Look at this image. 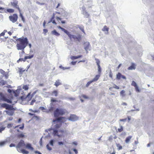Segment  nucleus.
Wrapping results in <instances>:
<instances>
[{
    "instance_id": "obj_12",
    "label": "nucleus",
    "mask_w": 154,
    "mask_h": 154,
    "mask_svg": "<svg viewBox=\"0 0 154 154\" xmlns=\"http://www.w3.org/2000/svg\"><path fill=\"white\" fill-rule=\"evenodd\" d=\"M95 60L96 61V63L98 66V71L99 73L101 72V68L100 66V62L98 59L95 58Z\"/></svg>"
},
{
    "instance_id": "obj_54",
    "label": "nucleus",
    "mask_w": 154,
    "mask_h": 154,
    "mask_svg": "<svg viewBox=\"0 0 154 154\" xmlns=\"http://www.w3.org/2000/svg\"><path fill=\"white\" fill-rule=\"evenodd\" d=\"M24 128V124H23L22 125V126L21 127H19V128L22 130H23V129Z\"/></svg>"
},
{
    "instance_id": "obj_62",
    "label": "nucleus",
    "mask_w": 154,
    "mask_h": 154,
    "mask_svg": "<svg viewBox=\"0 0 154 154\" xmlns=\"http://www.w3.org/2000/svg\"><path fill=\"white\" fill-rule=\"evenodd\" d=\"M82 97L84 98H85V99H87L88 98V97H87L86 95H82Z\"/></svg>"
},
{
    "instance_id": "obj_27",
    "label": "nucleus",
    "mask_w": 154,
    "mask_h": 154,
    "mask_svg": "<svg viewBox=\"0 0 154 154\" xmlns=\"http://www.w3.org/2000/svg\"><path fill=\"white\" fill-rule=\"evenodd\" d=\"M132 136H129L128 137H127L126 139V140H125V142L126 143H128L130 141V140L131 138H132Z\"/></svg>"
},
{
    "instance_id": "obj_37",
    "label": "nucleus",
    "mask_w": 154,
    "mask_h": 154,
    "mask_svg": "<svg viewBox=\"0 0 154 154\" xmlns=\"http://www.w3.org/2000/svg\"><path fill=\"white\" fill-rule=\"evenodd\" d=\"M52 94H54L55 96L57 97L58 95V92L57 90H54L52 92Z\"/></svg>"
},
{
    "instance_id": "obj_61",
    "label": "nucleus",
    "mask_w": 154,
    "mask_h": 154,
    "mask_svg": "<svg viewBox=\"0 0 154 154\" xmlns=\"http://www.w3.org/2000/svg\"><path fill=\"white\" fill-rule=\"evenodd\" d=\"M20 16L21 18H23V17H24L23 16L22 14L21 13V12H20Z\"/></svg>"
},
{
    "instance_id": "obj_49",
    "label": "nucleus",
    "mask_w": 154,
    "mask_h": 154,
    "mask_svg": "<svg viewBox=\"0 0 154 154\" xmlns=\"http://www.w3.org/2000/svg\"><path fill=\"white\" fill-rule=\"evenodd\" d=\"M35 101L36 100L35 99H33L31 102L30 104L31 105H33Z\"/></svg>"
},
{
    "instance_id": "obj_58",
    "label": "nucleus",
    "mask_w": 154,
    "mask_h": 154,
    "mask_svg": "<svg viewBox=\"0 0 154 154\" xmlns=\"http://www.w3.org/2000/svg\"><path fill=\"white\" fill-rule=\"evenodd\" d=\"M5 129V128L2 127L0 128V132H1L2 131H3Z\"/></svg>"
},
{
    "instance_id": "obj_28",
    "label": "nucleus",
    "mask_w": 154,
    "mask_h": 154,
    "mask_svg": "<svg viewBox=\"0 0 154 154\" xmlns=\"http://www.w3.org/2000/svg\"><path fill=\"white\" fill-rule=\"evenodd\" d=\"M100 76V75H96L95 77L92 80V81H93V82L96 81L99 79Z\"/></svg>"
},
{
    "instance_id": "obj_9",
    "label": "nucleus",
    "mask_w": 154,
    "mask_h": 154,
    "mask_svg": "<svg viewBox=\"0 0 154 154\" xmlns=\"http://www.w3.org/2000/svg\"><path fill=\"white\" fill-rule=\"evenodd\" d=\"M55 119H54L53 121V122H54L57 121H60L61 122H64L66 121V119L65 117H58Z\"/></svg>"
},
{
    "instance_id": "obj_40",
    "label": "nucleus",
    "mask_w": 154,
    "mask_h": 154,
    "mask_svg": "<svg viewBox=\"0 0 154 154\" xmlns=\"http://www.w3.org/2000/svg\"><path fill=\"white\" fill-rule=\"evenodd\" d=\"M125 91H124V90H122L120 92V95L122 97H124L125 96Z\"/></svg>"
},
{
    "instance_id": "obj_64",
    "label": "nucleus",
    "mask_w": 154,
    "mask_h": 154,
    "mask_svg": "<svg viewBox=\"0 0 154 154\" xmlns=\"http://www.w3.org/2000/svg\"><path fill=\"white\" fill-rule=\"evenodd\" d=\"M37 91H34L33 93L31 95L32 96H33L35 94V93H36Z\"/></svg>"
},
{
    "instance_id": "obj_15",
    "label": "nucleus",
    "mask_w": 154,
    "mask_h": 154,
    "mask_svg": "<svg viewBox=\"0 0 154 154\" xmlns=\"http://www.w3.org/2000/svg\"><path fill=\"white\" fill-rule=\"evenodd\" d=\"M85 45L84 48L86 51H87L89 49L90 45L88 42H86L84 43Z\"/></svg>"
},
{
    "instance_id": "obj_38",
    "label": "nucleus",
    "mask_w": 154,
    "mask_h": 154,
    "mask_svg": "<svg viewBox=\"0 0 154 154\" xmlns=\"http://www.w3.org/2000/svg\"><path fill=\"white\" fill-rule=\"evenodd\" d=\"M25 137V135L23 133L17 134V137L19 138H23Z\"/></svg>"
},
{
    "instance_id": "obj_31",
    "label": "nucleus",
    "mask_w": 154,
    "mask_h": 154,
    "mask_svg": "<svg viewBox=\"0 0 154 154\" xmlns=\"http://www.w3.org/2000/svg\"><path fill=\"white\" fill-rule=\"evenodd\" d=\"M62 125L61 123L60 124H56L54 126L55 128L56 129H57L60 127Z\"/></svg>"
},
{
    "instance_id": "obj_5",
    "label": "nucleus",
    "mask_w": 154,
    "mask_h": 154,
    "mask_svg": "<svg viewBox=\"0 0 154 154\" xmlns=\"http://www.w3.org/2000/svg\"><path fill=\"white\" fill-rule=\"evenodd\" d=\"M53 134L54 136H57L58 137H62L66 135L67 132L66 130H60L58 131L57 130L54 129L53 130Z\"/></svg>"
},
{
    "instance_id": "obj_17",
    "label": "nucleus",
    "mask_w": 154,
    "mask_h": 154,
    "mask_svg": "<svg viewBox=\"0 0 154 154\" xmlns=\"http://www.w3.org/2000/svg\"><path fill=\"white\" fill-rule=\"evenodd\" d=\"M136 65L134 63H132L131 66L128 67V70H132V69H135Z\"/></svg>"
},
{
    "instance_id": "obj_8",
    "label": "nucleus",
    "mask_w": 154,
    "mask_h": 154,
    "mask_svg": "<svg viewBox=\"0 0 154 154\" xmlns=\"http://www.w3.org/2000/svg\"><path fill=\"white\" fill-rule=\"evenodd\" d=\"M11 5L13 6L14 8L17 9L19 11V12L21 11L19 8V6L17 5L18 1L16 0H13L12 2L11 3Z\"/></svg>"
},
{
    "instance_id": "obj_35",
    "label": "nucleus",
    "mask_w": 154,
    "mask_h": 154,
    "mask_svg": "<svg viewBox=\"0 0 154 154\" xmlns=\"http://www.w3.org/2000/svg\"><path fill=\"white\" fill-rule=\"evenodd\" d=\"M29 85H24L22 87L23 89H24L25 90H27L29 89Z\"/></svg>"
},
{
    "instance_id": "obj_39",
    "label": "nucleus",
    "mask_w": 154,
    "mask_h": 154,
    "mask_svg": "<svg viewBox=\"0 0 154 154\" xmlns=\"http://www.w3.org/2000/svg\"><path fill=\"white\" fill-rule=\"evenodd\" d=\"M93 82V81H92V80L88 82V83H87V84H86V87H88L89 85H90V84L91 83H92Z\"/></svg>"
},
{
    "instance_id": "obj_30",
    "label": "nucleus",
    "mask_w": 154,
    "mask_h": 154,
    "mask_svg": "<svg viewBox=\"0 0 154 154\" xmlns=\"http://www.w3.org/2000/svg\"><path fill=\"white\" fill-rule=\"evenodd\" d=\"M109 28L107 27L106 26H105L102 30L103 31H107L108 32L109 31Z\"/></svg>"
},
{
    "instance_id": "obj_4",
    "label": "nucleus",
    "mask_w": 154,
    "mask_h": 154,
    "mask_svg": "<svg viewBox=\"0 0 154 154\" xmlns=\"http://www.w3.org/2000/svg\"><path fill=\"white\" fill-rule=\"evenodd\" d=\"M66 112V110L63 108H57L54 111V115L55 117H57L60 116H62L65 114Z\"/></svg>"
},
{
    "instance_id": "obj_7",
    "label": "nucleus",
    "mask_w": 154,
    "mask_h": 154,
    "mask_svg": "<svg viewBox=\"0 0 154 154\" xmlns=\"http://www.w3.org/2000/svg\"><path fill=\"white\" fill-rule=\"evenodd\" d=\"M0 99L3 101L10 103V99L7 98V97L4 95L2 93L0 92Z\"/></svg>"
},
{
    "instance_id": "obj_43",
    "label": "nucleus",
    "mask_w": 154,
    "mask_h": 154,
    "mask_svg": "<svg viewBox=\"0 0 154 154\" xmlns=\"http://www.w3.org/2000/svg\"><path fill=\"white\" fill-rule=\"evenodd\" d=\"M6 32H7V31L5 30H4L3 32L0 34V37L2 36H4L5 35V33Z\"/></svg>"
},
{
    "instance_id": "obj_51",
    "label": "nucleus",
    "mask_w": 154,
    "mask_h": 154,
    "mask_svg": "<svg viewBox=\"0 0 154 154\" xmlns=\"http://www.w3.org/2000/svg\"><path fill=\"white\" fill-rule=\"evenodd\" d=\"M43 31L44 33V34H45V35L46 34V33H47L48 32V30L47 29H44L43 30Z\"/></svg>"
},
{
    "instance_id": "obj_60",
    "label": "nucleus",
    "mask_w": 154,
    "mask_h": 154,
    "mask_svg": "<svg viewBox=\"0 0 154 154\" xmlns=\"http://www.w3.org/2000/svg\"><path fill=\"white\" fill-rule=\"evenodd\" d=\"M36 154H42L41 153H40L39 152L37 151H35L34 152Z\"/></svg>"
},
{
    "instance_id": "obj_46",
    "label": "nucleus",
    "mask_w": 154,
    "mask_h": 154,
    "mask_svg": "<svg viewBox=\"0 0 154 154\" xmlns=\"http://www.w3.org/2000/svg\"><path fill=\"white\" fill-rule=\"evenodd\" d=\"M112 75L113 74L111 71H110L109 73V77L111 78L112 79Z\"/></svg>"
},
{
    "instance_id": "obj_10",
    "label": "nucleus",
    "mask_w": 154,
    "mask_h": 154,
    "mask_svg": "<svg viewBox=\"0 0 154 154\" xmlns=\"http://www.w3.org/2000/svg\"><path fill=\"white\" fill-rule=\"evenodd\" d=\"M18 16L16 14H14L12 16H10V20L13 23L16 22L17 20Z\"/></svg>"
},
{
    "instance_id": "obj_50",
    "label": "nucleus",
    "mask_w": 154,
    "mask_h": 154,
    "mask_svg": "<svg viewBox=\"0 0 154 154\" xmlns=\"http://www.w3.org/2000/svg\"><path fill=\"white\" fill-rule=\"evenodd\" d=\"M46 147L47 149L49 150H51L52 149L51 147L49 146L48 144H47L46 146Z\"/></svg>"
},
{
    "instance_id": "obj_2",
    "label": "nucleus",
    "mask_w": 154,
    "mask_h": 154,
    "mask_svg": "<svg viewBox=\"0 0 154 154\" xmlns=\"http://www.w3.org/2000/svg\"><path fill=\"white\" fill-rule=\"evenodd\" d=\"M19 88L15 91L10 90V103L13 104L17 102V97L20 94V91L21 90L20 86H19Z\"/></svg>"
},
{
    "instance_id": "obj_25",
    "label": "nucleus",
    "mask_w": 154,
    "mask_h": 154,
    "mask_svg": "<svg viewBox=\"0 0 154 154\" xmlns=\"http://www.w3.org/2000/svg\"><path fill=\"white\" fill-rule=\"evenodd\" d=\"M34 55L33 54L30 55L28 56H26L24 57V62L27 59H30L33 57Z\"/></svg>"
},
{
    "instance_id": "obj_19",
    "label": "nucleus",
    "mask_w": 154,
    "mask_h": 154,
    "mask_svg": "<svg viewBox=\"0 0 154 154\" xmlns=\"http://www.w3.org/2000/svg\"><path fill=\"white\" fill-rule=\"evenodd\" d=\"M2 106L3 108H5L6 109H10V105L6 103H3L2 105Z\"/></svg>"
},
{
    "instance_id": "obj_33",
    "label": "nucleus",
    "mask_w": 154,
    "mask_h": 154,
    "mask_svg": "<svg viewBox=\"0 0 154 154\" xmlns=\"http://www.w3.org/2000/svg\"><path fill=\"white\" fill-rule=\"evenodd\" d=\"M116 146L117 147V149L118 150H120L122 149V146H121L120 144L119 143H116Z\"/></svg>"
},
{
    "instance_id": "obj_32",
    "label": "nucleus",
    "mask_w": 154,
    "mask_h": 154,
    "mask_svg": "<svg viewBox=\"0 0 154 154\" xmlns=\"http://www.w3.org/2000/svg\"><path fill=\"white\" fill-rule=\"evenodd\" d=\"M122 74L120 72H118L116 75V79L118 80H119L121 78Z\"/></svg>"
},
{
    "instance_id": "obj_1",
    "label": "nucleus",
    "mask_w": 154,
    "mask_h": 154,
    "mask_svg": "<svg viewBox=\"0 0 154 154\" xmlns=\"http://www.w3.org/2000/svg\"><path fill=\"white\" fill-rule=\"evenodd\" d=\"M17 47L18 50H23L28 43L27 39L26 38H20L17 39Z\"/></svg>"
},
{
    "instance_id": "obj_57",
    "label": "nucleus",
    "mask_w": 154,
    "mask_h": 154,
    "mask_svg": "<svg viewBox=\"0 0 154 154\" xmlns=\"http://www.w3.org/2000/svg\"><path fill=\"white\" fill-rule=\"evenodd\" d=\"M73 150L75 152V153L76 154L78 153V152L77 150L76 149H73Z\"/></svg>"
},
{
    "instance_id": "obj_56",
    "label": "nucleus",
    "mask_w": 154,
    "mask_h": 154,
    "mask_svg": "<svg viewBox=\"0 0 154 154\" xmlns=\"http://www.w3.org/2000/svg\"><path fill=\"white\" fill-rule=\"evenodd\" d=\"M127 120V119L125 118L123 119H120V121L121 122H125Z\"/></svg>"
},
{
    "instance_id": "obj_45",
    "label": "nucleus",
    "mask_w": 154,
    "mask_h": 154,
    "mask_svg": "<svg viewBox=\"0 0 154 154\" xmlns=\"http://www.w3.org/2000/svg\"><path fill=\"white\" fill-rule=\"evenodd\" d=\"M81 39V36L80 35H79L77 37V40L78 41H80Z\"/></svg>"
},
{
    "instance_id": "obj_16",
    "label": "nucleus",
    "mask_w": 154,
    "mask_h": 154,
    "mask_svg": "<svg viewBox=\"0 0 154 154\" xmlns=\"http://www.w3.org/2000/svg\"><path fill=\"white\" fill-rule=\"evenodd\" d=\"M30 94V93H28L26 97V99L28 101L31 100L33 97V96Z\"/></svg>"
},
{
    "instance_id": "obj_6",
    "label": "nucleus",
    "mask_w": 154,
    "mask_h": 154,
    "mask_svg": "<svg viewBox=\"0 0 154 154\" xmlns=\"http://www.w3.org/2000/svg\"><path fill=\"white\" fill-rule=\"evenodd\" d=\"M58 101V100H56L55 99L53 98H51V103H50L51 107L48 109V112H52L54 111L55 109V108L54 107V105L53 103L57 102Z\"/></svg>"
},
{
    "instance_id": "obj_34",
    "label": "nucleus",
    "mask_w": 154,
    "mask_h": 154,
    "mask_svg": "<svg viewBox=\"0 0 154 154\" xmlns=\"http://www.w3.org/2000/svg\"><path fill=\"white\" fill-rule=\"evenodd\" d=\"M54 15H53V17H52L51 19V21L52 22V23H53L55 25L57 24V23L55 21V20H54Z\"/></svg>"
},
{
    "instance_id": "obj_18",
    "label": "nucleus",
    "mask_w": 154,
    "mask_h": 154,
    "mask_svg": "<svg viewBox=\"0 0 154 154\" xmlns=\"http://www.w3.org/2000/svg\"><path fill=\"white\" fill-rule=\"evenodd\" d=\"M8 143L7 140L0 142V147L4 146Z\"/></svg>"
},
{
    "instance_id": "obj_29",
    "label": "nucleus",
    "mask_w": 154,
    "mask_h": 154,
    "mask_svg": "<svg viewBox=\"0 0 154 154\" xmlns=\"http://www.w3.org/2000/svg\"><path fill=\"white\" fill-rule=\"evenodd\" d=\"M57 27L58 28L60 29H61V30L63 31L66 34L68 33V32L67 30L65 29L62 28L60 26H57Z\"/></svg>"
},
{
    "instance_id": "obj_52",
    "label": "nucleus",
    "mask_w": 154,
    "mask_h": 154,
    "mask_svg": "<svg viewBox=\"0 0 154 154\" xmlns=\"http://www.w3.org/2000/svg\"><path fill=\"white\" fill-rule=\"evenodd\" d=\"M54 141L53 140H51L50 142V143L52 146H53Z\"/></svg>"
},
{
    "instance_id": "obj_47",
    "label": "nucleus",
    "mask_w": 154,
    "mask_h": 154,
    "mask_svg": "<svg viewBox=\"0 0 154 154\" xmlns=\"http://www.w3.org/2000/svg\"><path fill=\"white\" fill-rule=\"evenodd\" d=\"M20 126V125H18L15 127L14 128L15 129V130L17 132H19V129L18 128H18Z\"/></svg>"
},
{
    "instance_id": "obj_44",
    "label": "nucleus",
    "mask_w": 154,
    "mask_h": 154,
    "mask_svg": "<svg viewBox=\"0 0 154 154\" xmlns=\"http://www.w3.org/2000/svg\"><path fill=\"white\" fill-rule=\"evenodd\" d=\"M135 89L136 90V91L137 92H139L140 91V90L139 88V87H138V86L137 85L135 87Z\"/></svg>"
},
{
    "instance_id": "obj_42",
    "label": "nucleus",
    "mask_w": 154,
    "mask_h": 154,
    "mask_svg": "<svg viewBox=\"0 0 154 154\" xmlns=\"http://www.w3.org/2000/svg\"><path fill=\"white\" fill-rule=\"evenodd\" d=\"M131 85L134 87L137 85L136 83L134 81L132 82Z\"/></svg>"
},
{
    "instance_id": "obj_63",
    "label": "nucleus",
    "mask_w": 154,
    "mask_h": 154,
    "mask_svg": "<svg viewBox=\"0 0 154 154\" xmlns=\"http://www.w3.org/2000/svg\"><path fill=\"white\" fill-rule=\"evenodd\" d=\"M0 72L2 73V74H3L4 75V74L5 73V72L3 70H0Z\"/></svg>"
},
{
    "instance_id": "obj_24",
    "label": "nucleus",
    "mask_w": 154,
    "mask_h": 154,
    "mask_svg": "<svg viewBox=\"0 0 154 154\" xmlns=\"http://www.w3.org/2000/svg\"><path fill=\"white\" fill-rule=\"evenodd\" d=\"M82 55H79L76 56H72L71 57V59L72 60H74L80 58L82 57Z\"/></svg>"
},
{
    "instance_id": "obj_13",
    "label": "nucleus",
    "mask_w": 154,
    "mask_h": 154,
    "mask_svg": "<svg viewBox=\"0 0 154 154\" xmlns=\"http://www.w3.org/2000/svg\"><path fill=\"white\" fill-rule=\"evenodd\" d=\"M66 34L68 35L70 39H71L72 38H73L74 40H77V37L74 35H72L69 32H68V33Z\"/></svg>"
},
{
    "instance_id": "obj_22",
    "label": "nucleus",
    "mask_w": 154,
    "mask_h": 154,
    "mask_svg": "<svg viewBox=\"0 0 154 154\" xmlns=\"http://www.w3.org/2000/svg\"><path fill=\"white\" fill-rule=\"evenodd\" d=\"M6 84V81L0 78V86L4 85H5Z\"/></svg>"
},
{
    "instance_id": "obj_55",
    "label": "nucleus",
    "mask_w": 154,
    "mask_h": 154,
    "mask_svg": "<svg viewBox=\"0 0 154 154\" xmlns=\"http://www.w3.org/2000/svg\"><path fill=\"white\" fill-rule=\"evenodd\" d=\"M58 144L60 145H63L64 144V143L63 142H59L58 143Z\"/></svg>"
},
{
    "instance_id": "obj_11",
    "label": "nucleus",
    "mask_w": 154,
    "mask_h": 154,
    "mask_svg": "<svg viewBox=\"0 0 154 154\" xmlns=\"http://www.w3.org/2000/svg\"><path fill=\"white\" fill-rule=\"evenodd\" d=\"M78 118L75 115L71 114L69 118V119L71 121H74L78 119Z\"/></svg>"
},
{
    "instance_id": "obj_48",
    "label": "nucleus",
    "mask_w": 154,
    "mask_h": 154,
    "mask_svg": "<svg viewBox=\"0 0 154 154\" xmlns=\"http://www.w3.org/2000/svg\"><path fill=\"white\" fill-rule=\"evenodd\" d=\"M112 140H113L112 136V135L110 136L109 137L108 140L110 141H111Z\"/></svg>"
},
{
    "instance_id": "obj_3",
    "label": "nucleus",
    "mask_w": 154,
    "mask_h": 154,
    "mask_svg": "<svg viewBox=\"0 0 154 154\" xmlns=\"http://www.w3.org/2000/svg\"><path fill=\"white\" fill-rule=\"evenodd\" d=\"M25 145L24 141L21 140L16 146L17 150L23 154H28L29 152L24 149L25 148Z\"/></svg>"
},
{
    "instance_id": "obj_23",
    "label": "nucleus",
    "mask_w": 154,
    "mask_h": 154,
    "mask_svg": "<svg viewBox=\"0 0 154 154\" xmlns=\"http://www.w3.org/2000/svg\"><path fill=\"white\" fill-rule=\"evenodd\" d=\"M62 84L60 82L59 80H57L56 81V82L54 83V85H55L56 87H57L58 86Z\"/></svg>"
},
{
    "instance_id": "obj_14",
    "label": "nucleus",
    "mask_w": 154,
    "mask_h": 154,
    "mask_svg": "<svg viewBox=\"0 0 154 154\" xmlns=\"http://www.w3.org/2000/svg\"><path fill=\"white\" fill-rule=\"evenodd\" d=\"M25 148L32 151L34 150L32 146L31 145L30 143L26 144L25 145Z\"/></svg>"
},
{
    "instance_id": "obj_36",
    "label": "nucleus",
    "mask_w": 154,
    "mask_h": 154,
    "mask_svg": "<svg viewBox=\"0 0 154 154\" xmlns=\"http://www.w3.org/2000/svg\"><path fill=\"white\" fill-rule=\"evenodd\" d=\"M25 71V69H23L22 68H19V72L20 74H22L23 72Z\"/></svg>"
},
{
    "instance_id": "obj_41",
    "label": "nucleus",
    "mask_w": 154,
    "mask_h": 154,
    "mask_svg": "<svg viewBox=\"0 0 154 154\" xmlns=\"http://www.w3.org/2000/svg\"><path fill=\"white\" fill-rule=\"evenodd\" d=\"M120 127V128H118V131L119 132H121L123 131V127L121 126Z\"/></svg>"
},
{
    "instance_id": "obj_59",
    "label": "nucleus",
    "mask_w": 154,
    "mask_h": 154,
    "mask_svg": "<svg viewBox=\"0 0 154 154\" xmlns=\"http://www.w3.org/2000/svg\"><path fill=\"white\" fill-rule=\"evenodd\" d=\"M76 61H72L71 62V63L72 65H75L76 64Z\"/></svg>"
},
{
    "instance_id": "obj_26",
    "label": "nucleus",
    "mask_w": 154,
    "mask_h": 154,
    "mask_svg": "<svg viewBox=\"0 0 154 154\" xmlns=\"http://www.w3.org/2000/svg\"><path fill=\"white\" fill-rule=\"evenodd\" d=\"M51 33L52 34L57 36H59L60 35V34L57 32L55 30L52 31Z\"/></svg>"
},
{
    "instance_id": "obj_20",
    "label": "nucleus",
    "mask_w": 154,
    "mask_h": 154,
    "mask_svg": "<svg viewBox=\"0 0 154 154\" xmlns=\"http://www.w3.org/2000/svg\"><path fill=\"white\" fill-rule=\"evenodd\" d=\"M78 27L84 34H85V33L84 30V27L83 25L80 26L78 25Z\"/></svg>"
},
{
    "instance_id": "obj_53",
    "label": "nucleus",
    "mask_w": 154,
    "mask_h": 154,
    "mask_svg": "<svg viewBox=\"0 0 154 154\" xmlns=\"http://www.w3.org/2000/svg\"><path fill=\"white\" fill-rule=\"evenodd\" d=\"M113 88L116 89H118L119 88V87L117 86L116 85H114L113 86Z\"/></svg>"
},
{
    "instance_id": "obj_21",
    "label": "nucleus",
    "mask_w": 154,
    "mask_h": 154,
    "mask_svg": "<svg viewBox=\"0 0 154 154\" xmlns=\"http://www.w3.org/2000/svg\"><path fill=\"white\" fill-rule=\"evenodd\" d=\"M16 110L15 108H14L13 106L10 105V115H12L14 113V111Z\"/></svg>"
}]
</instances>
